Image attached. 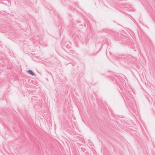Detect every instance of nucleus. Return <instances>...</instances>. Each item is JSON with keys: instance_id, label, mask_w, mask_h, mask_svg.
Masks as SVG:
<instances>
[{"instance_id": "nucleus-2", "label": "nucleus", "mask_w": 155, "mask_h": 155, "mask_svg": "<svg viewBox=\"0 0 155 155\" xmlns=\"http://www.w3.org/2000/svg\"><path fill=\"white\" fill-rule=\"evenodd\" d=\"M118 58H122V56L120 55L119 56Z\"/></svg>"}, {"instance_id": "nucleus-1", "label": "nucleus", "mask_w": 155, "mask_h": 155, "mask_svg": "<svg viewBox=\"0 0 155 155\" xmlns=\"http://www.w3.org/2000/svg\"><path fill=\"white\" fill-rule=\"evenodd\" d=\"M27 72L28 74L33 76H35V74L31 70H29L27 71Z\"/></svg>"}]
</instances>
